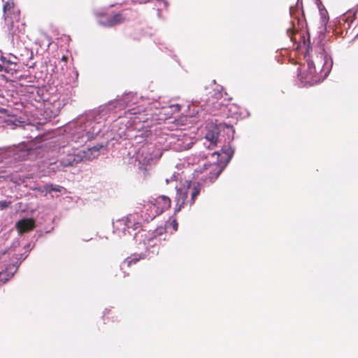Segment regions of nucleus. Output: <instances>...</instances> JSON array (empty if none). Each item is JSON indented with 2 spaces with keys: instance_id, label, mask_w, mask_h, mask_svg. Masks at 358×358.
Returning <instances> with one entry per match:
<instances>
[{
  "instance_id": "f257e3e1",
  "label": "nucleus",
  "mask_w": 358,
  "mask_h": 358,
  "mask_svg": "<svg viewBox=\"0 0 358 358\" xmlns=\"http://www.w3.org/2000/svg\"><path fill=\"white\" fill-rule=\"evenodd\" d=\"M326 64V57L322 52L317 54L308 62V69L300 73L299 76L304 84L313 85L322 82L326 77V73H323V68Z\"/></svg>"
},
{
  "instance_id": "f03ea898",
  "label": "nucleus",
  "mask_w": 358,
  "mask_h": 358,
  "mask_svg": "<svg viewBox=\"0 0 358 358\" xmlns=\"http://www.w3.org/2000/svg\"><path fill=\"white\" fill-rule=\"evenodd\" d=\"M3 20L7 31L13 37L24 31V23L20 22V11L13 0L3 6Z\"/></svg>"
},
{
  "instance_id": "7ed1b4c3",
  "label": "nucleus",
  "mask_w": 358,
  "mask_h": 358,
  "mask_svg": "<svg viewBox=\"0 0 358 358\" xmlns=\"http://www.w3.org/2000/svg\"><path fill=\"white\" fill-rule=\"evenodd\" d=\"M171 201L170 198L166 196H159L150 201L149 209L150 213L146 217L147 220H152L157 215L162 214L164 210L170 208Z\"/></svg>"
},
{
  "instance_id": "20e7f679",
  "label": "nucleus",
  "mask_w": 358,
  "mask_h": 358,
  "mask_svg": "<svg viewBox=\"0 0 358 358\" xmlns=\"http://www.w3.org/2000/svg\"><path fill=\"white\" fill-rule=\"evenodd\" d=\"M170 143L176 151H182L189 149L194 144L193 139L187 134L177 131L170 136Z\"/></svg>"
},
{
  "instance_id": "39448f33",
  "label": "nucleus",
  "mask_w": 358,
  "mask_h": 358,
  "mask_svg": "<svg viewBox=\"0 0 358 358\" xmlns=\"http://www.w3.org/2000/svg\"><path fill=\"white\" fill-rule=\"evenodd\" d=\"M222 153L219 152H215L212 154V157H217V160L215 162L218 165H221L224 163L229 162L234 154V151L230 147L226 148L222 150Z\"/></svg>"
},
{
  "instance_id": "423d86ee",
  "label": "nucleus",
  "mask_w": 358,
  "mask_h": 358,
  "mask_svg": "<svg viewBox=\"0 0 358 358\" xmlns=\"http://www.w3.org/2000/svg\"><path fill=\"white\" fill-rule=\"evenodd\" d=\"M35 227V222L33 219H22L16 223V228L21 234L33 230Z\"/></svg>"
},
{
  "instance_id": "0eeeda50",
  "label": "nucleus",
  "mask_w": 358,
  "mask_h": 358,
  "mask_svg": "<svg viewBox=\"0 0 358 358\" xmlns=\"http://www.w3.org/2000/svg\"><path fill=\"white\" fill-rule=\"evenodd\" d=\"M188 192L187 189H178L176 193V208L175 213L180 210L187 199Z\"/></svg>"
},
{
  "instance_id": "6e6552de",
  "label": "nucleus",
  "mask_w": 358,
  "mask_h": 358,
  "mask_svg": "<svg viewBox=\"0 0 358 358\" xmlns=\"http://www.w3.org/2000/svg\"><path fill=\"white\" fill-rule=\"evenodd\" d=\"M124 20L125 17L122 13H116L107 20L101 22L100 23L104 27H111L124 22Z\"/></svg>"
},
{
  "instance_id": "1a4fd4ad",
  "label": "nucleus",
  "mask_w": 358,
  "mask_h": 358,
  "mask_svg": "<svg viewBox=\"0 0 358 358\" xmlns=\"http://www.w3.org/2000/svg\"><path fill=\"white\" fill-rule=\"evenodd\" d=\"M82 160V156L79 155L69 154L62 159L61 164L63 166H75Z\"/></svg>"
},
{
  "instance_id": "9d476101",
  "label": "nucleus",
  "mask_w": 358,
  "mask_h": 358,
  "mask_svg": "<svg viewBox=\"0 0 358 358\" xmlns=\"http://www.w3.org/2000/svg\"><path fill=\"white\" fill-rule=\"evenodd\" d=\"M145 258V255L139 254V255H133L130 257H128L124 260V264H126L128 267H130L132 264H135L138 262L141 259H144Z\"/></svg>"
},
{
  "instance_id": "9b49d317",
  "label": "nucleus",
  "mask_w": 358,
  "mask_h": 358,
  "mask_svg": "<svg viewBox=\"0 0 358 358\" xmlns=\"http://www.w3.org/2000/svg\"><path fill=\"white\" fill-rule=\"evenodd\" d=\"M217 134H215L212 132H208L206 135V138L210 142V145L208 146V148H210L211 147H215L217 142Z\"/></svg>"
},
{
  "instance_id": "f8f14e48",
  "label": "nucleus",
  "mask_w": 358,
  "mask_h": 358,
  "mask_svg": "<svg viewBox=\"0 0 358 358\" xmlns=\"http://www.w3.org/2000/svg\"><path fill=\"white\" fill-rule=\"evenodd\" d=\"M200 193V189L199 187H194L192 192L191 193V201H190V205H192L196 199V197Z\"/></svg>"
},
{
  "instance_id": "ddd939ff",
  "label": "nucleus",
  "mask_w": 358,
  "mask_h": 358,
  "mask_svg": "<svg viewBox=\"0 0 358 358\" xmlns=\"http://www.w3.org/2000/svg\"><path fill=\"white\" fill-rule=\"evenodd\" d=\"M45 190L51 192H60L61 187L60 186H55L52 184H48L45 186Z\"/></svg>"
},
{
  "instance_id": "4468645a",
  "label": "nucleus",
  "mask_w": 358,
  "mask_h": 358,
  "mask_svg": "<svg viewBox=\"0 0 358 358\" xmlns=\"http://www.w3.org/2000/svg\"><path fill=\"white\" fill-rule=\"evenodd\" d=\"M166 228L171 227L173 231H177L178 227V223L176 219H173L170 222H167L165 225Z\"/></svg>"
},
{
  "instance_id": "2eb2a0df",
  "label": "nucleus",
  "mask_w": 358,
  "mask_h": 358,
  "mask_svg": "<svg viewBox=\"0 0 358 358\" xmlns=\"http://www.w3.org/2000/svg\"><path fill=\"white\" fill-rule=\"evenodd\" d=\"M166 227H158L155 231V234L156 235H158V236H160V235H162L163 234H164L166 232Z\"/></svg>"
},
{
  "instance_id": "dca6fc26",
  "label": "nucleus",
  "mask_w": 358,
  "mask_h": 358,
  "mask_svg": "<svg viewBox=\"0 0 358 358\" xmlns=\"http://www.w3.org/2000/svg\"><path fill=\"white\" fill-rule=\"evenodd\" d=\"M295 32H296V31H295L294 30H292V29H289L287 30V33H288V34H289V37H290V38H291V40H292V41H294V38H293V36H294V34H295Z\"/></svg>"
},
{
  "instance_id": "f3484780",
  "label": "nucleus",
  "mask_w": 358,
  "mask_h": 358,
  "mask_svg": "<svg viewBox=\"0 0 358 358\" xmlns=\"http://www.w3.org/2000/svg\"><path fill=\"white\" fill-rule=\"evenodd\" d=\"M10 204V202H7V201H1L0 202V206L1 207V208H7Z\"/></svg>"
},
{
  "instance_id": "a211bd4d",
  "label": "nucleus",
  "mask_w": 358,
  "mask_h": 358,
  "mask_svg": "<svg viewBox=\"0 0 358 358\" xmlns=\"http://www.w3.org/2000/svg\"><path fill=\"white\" fill-rule=\"evenodd\" d=\"M62 61L64 62H67L68 61V57L66 56V55H63L62 57Z\"/></svg>"
}]
</instances>
